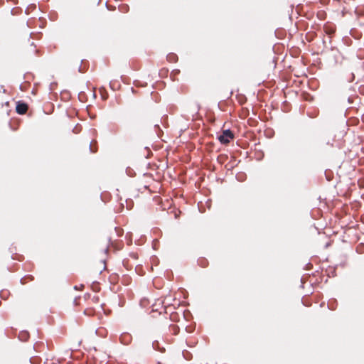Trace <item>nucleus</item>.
I'll use <instances>...</instances> for the list:
<instances>
[{
	"mask_svg": "<svg viewBox=\"0 0 364 364\" xmlns=\"http://www.w3.org/2000/svg\"><path fill=\"white\" fill-rule=\"evenodd\" d=\"M152 346H153V348H154V349H156V350H161V351H163V350H161V349L159 348V342H158V341H156L153 342Z\"/></svg>",
	"mask_w": 364,
	"mask_h": 364,
	"instance_id": "5",
	"label": "nucleus"
},
{
	"mask_svg": "<svg viewBox=\"0 0 364 364\" xmlns=\"http://www.w3.org/2000/svg\"><path fill=\"white\" fill-rule=\"evenodd\" d=\"M132 340V336L129 333H123L119 336L120 342L124 345H129Z\"/></svg>",
	"mask_w": 364,
	"mask_h": 364,
	"instance_id": "2",
	"label": "nucleus"
},
{
	"mask_svg": "<svg viewBox=\"0 0 364 364\" xmlns=\"http://www.w3.org/2000/svg\"><path fill=\"white\" fill-rule=\"evenodd\" d=\"M16 112L19 114H25L28 110L27 104L21 102H18L16 107Z\"/></svg>",
	"mask_w": 364,
	"mask_h": 364,
	"instance_id": "3",
	"label": "nucleus"
},
{
	"mask_svg": "<svg viewBox=\"0 0 364 364\" xmlns=\"http://www.w3.org/2000/svg\"><path fill=\"white\" fill-rule=\"evenodd\" d=\"M171 328L173 331L174 333H177L178 331V327L176 326H171Z\"/></svg>",
	"mask_w": 364,
	"mask_h": 364,
	"instance_id": "6",
	"label": "nucleus"
},
{
	"mask_svg": "<svg viewBox=\"0 0 364 364\" xmlns=\"http://www.w3.org/2000/svg\"><path fill=\"white\" fill-rule=\"evenodd\" d=\"M234 138V134L232 132L229 130H225L223 132V134L218 136V139L220 141V143L223 144H227L230 142L231 139Z\"/></svg>",
	"mask_w": 364,
	"mask_h": 364,
	"instance_id": "1",
	"label": "nucleus"
},
{
	"mask_svg": "<svg viewBox=\"0 0 364 364\" xmlns=\"http://www.w3.org/2000/svg\"><path fill=\"white\" fill-rule=\"evenodd\" d=\"M176 56L175 55H168V58L173 60L176 58Z\"/></svg>",
	"mask_w": 364,
	"mask_h": 364,
	"instance_id": "7",
	"label": "nucleus"
},
{
	"mask_svg": "<svg viewBox=\"0 0 364 364\" xmlns=\"http://www.w3.org/2000/svg\"><path fill=\"white\" fill-rule=\"evenodd\" d=\"M90 149L92 152H95L96 151L92 149V144H90Z\"/></svg>",
	"mask_w": 364,
	"mask_h": 364,
	"instance_id": "8",
	"label": "nucleus"
},
{
	"mask_svg": "<svg viewBox=\"0 0 364 364\" xmlns=\"http://www.w3.org/2000/svg\"><path fill=\"white\" fill-rule=\"evenodd\" d=\"M19 339L22 341H26L28 339L29 334L27 331H22L19 334Z\"/></svg>",
	"mask_w": 364,
	"mask_h": 364,
	"instance_id": "4",
	"label": "nucleus"
}]
</instances>
